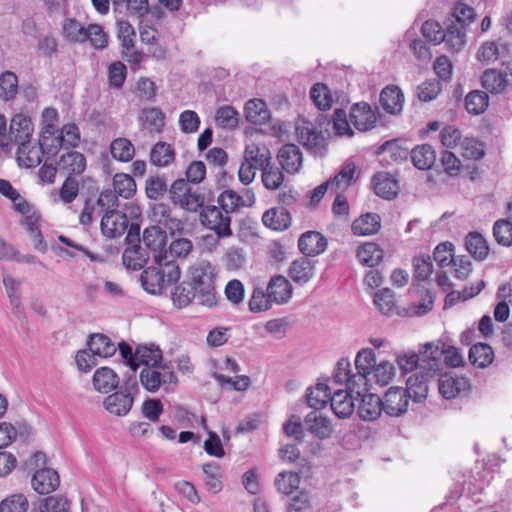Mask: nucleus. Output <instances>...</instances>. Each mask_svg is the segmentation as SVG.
Instances as JSON below:
<instances>
[{
    "instance_id": "4c0bfd02",
    "label": "nucleus",
    "mask_w": 512,
    "mask_h": 512,
    "mask_svg": "<svg viewBox=\"0 0 512 512\" xmlns=\"http://www.w3.org/2000/svg\"><path fill=\"white\" fill-rule=\"evenodd\" d=\"M135 358L137 360V369L144 365L145 367L158 366L162 362V352L155 345H142L135 351Z\"/></svg>"
},
{
    "instance_id": "a18cd8bd",
    "label": "nucleus",
    "mask_w": 512,
    "mask_h": 512,
    "mask_svg": "<svg viewBox=\"0 0 512 512\" xmlns=\"http://www.w3.org/2000/svg\"><path fill=\"white\" fill-rule=\"evenodd\" d=\"M327 183H329V187L335 195H345V192L352 185V165L345 164L334 177L327 180Z\"/></svg>"
},
{
    "instance_id": "09e8293b",
    "label": "nucleus",
    "mask_w": 512,
    "mask_h": 512,
    "mask_svg": "<svg viewBox=\"0 0 512 512\" xmlns=\"http://www.w3.org/2000/svg\"><path fill=\"white\" fill-rule=\"evenodd\" d=\"M494 353L492 348L483 343L473 345L469 351L470 362L479 368H484L492 363Z\"/></svg>"
},
{
    "instance_id": "49530a36",
    "label": "nucleus",
    "mask_w": 512,
    "mask_h": 512,
    "mask_svg": "<svg viewBox=\"0 0 512 512\" xmlns=\"http://www.w3.org/2000/svg\"><path fill=\"white\" fill-rule=\"evenodd\" d=\"M310 97L319 110L326 111L332 107L333 95L324 83H315L310 89Z\"/></svg>"
},
{
    "instance_id": "c756f323",
    "label": "nucleus",
    "mask_w": 512,
    "mask_h": 512,
    "mask_svg": "<svg viewBox=\"0 0 512 512\" xmlns=\"http://www.w3.org/2000/svg\"><path fill=\"white\" fill-rule=\"evenodd\" d=\"M330 405L338 418H349L352 415V391L350 387L335 391Z\"/></svg>"
},
{
    "instance_id": "423d86ee",
    "label": "nucleus",
    "mask_w": 512,
    "mask_h": 512,
    "mask_svg": "<svg viewBox=\"0 0 512 512\" xmlns=\"http://www.w3.org/2000/svg\"><path fill=\"white\" fill-rule=\"evenodd\" d=\"M171 201L189 212H197L204 206L203 194L193 190L183 179L176 180L169 190Z\"/></svg>"
},
{
    "instance_id": "052dcab7",
    "label": "nucleus",
    "mask_w": 512,
    "mask_h": 512,
    "mask_svg": "<svg viewBox=\"0 0 512 512\" xmlns=\"http://www.w3.org/2000/svg\"><path fill=\"white\" fill-rule=\"evenodd\" d=\"M39 145L44 152L56 154L63 144V138L59 130L49 131V133L40 132Z\"/></svg>"
},
{
    "instance_id": "3c124183",
    "label": "nucleus",
    "mask_w": 512,
    "mask_h": 512,
    "mask_svg": "<svg viewBox=\"0 0 512 512\" xmlns=\"http://www.w3.org/2000/svg\"><path fill=\"white\" fill-rule=\"evenodd\" d=\"M395 361L403 374L414 370L422 372L419 354L413 350H404L396 354Z\"/></svg>"
},
{
    "instance_id": "bf43d9fd",
    "label": "nucleus",
    "mask_w": 512,
    "mask_h": 512,
    "mask_svg": "<svg viewBox=\"0 0 512 512\" xmlns=\"http://www.w3.org/2000/svg\"><path fill=\"white\" fill-rule=\"evenodd\" d=\"M488 95L484 91L475 90L470 92L465 98V107L471 114H481L488 107Z\"/></svg>"
},
{
    "instance_id": "6e6d98bb",
    "label": "nucleus",
    "mask_w": 512,
    "mask_h": 512,
    "mask_svg": "<svg viewBox=\"0 0 512 512\" xmlns=\"http://www.w3.org/2000/svg\"><path fill=\"white\" fill-rule=\"evenodd\" d=\"M110 152L115 160L121 162L130 161L135 153L133 144L126 138H117L110 145Z\"/></svg>"
},
{
    "instance_id": "13d9d810",
    "label": "nucleus",
    "mask_w": 512,
    "mask_h": 512,
    "mask_svg": "<svg viewBox=\"0 0 512 512\" xmlns=\"http://www.w3.org/2000/svg\"><path fill=\"white\" fill-rule=\"evenodd\" d=\"M262 170L261 180L268 190H277L284 182L283 172L276 166L267 164L260 168Z\"/></svg>"
},
{
    "instance_id": "a878e982",
    "label": "nucleus",
    "mask_w": 512,
    "mask_h": 512,
    "mask_svg": "<svg viewBox=\"0 0 512 512\" xmlns=\"http://www.w3.org/2000/svg\"><path fill=\"white\" fill-rule=\"evenodd\" d=\"M327 246L325 237L315 231H307L298 240L300 251L307 256H316L324 252Z\"/></svg>"
},
{
    "instance_id": "412c9836",
    "label": "nucleus",
    "mask_w": 512,
    "mask_h": 512,
    "mask_svg": "<svg viewBox=\"0 0 512 512\" xmlns=\"http://www.w3.org/2000/svg\"><path fill=\"white\" fill-rule=\"evenodd\" d=\"M377 112L370 104L359 102L354 104V128L366 132L376 127Z\"/></svg>"
},
{
    "instance_id": "7ed1b4c3",
    "label": "nucleus",
    "mask_w": 512,
    "mask_h": 512,
    "mask_svg": "<svg viewBox=\"0 0 512 512\" xmlns=\"http://www.w3.org/2000/svg\"><path fill=\"white\" fill-rule=\"evenodd\" d=\"M159 267H149L141 274V282L144 289L151 294H160L172 283L180 278V270L177 264L166 260L158 264Z\"/></svg>"
},
{
    "instance_id": "79ce46f5",
    "label": "nucleus",
    "mask_w": 512,
    "mask_h": 512,
    "mask_svg": "<svg viewBox=\"0 0 512 512\" xmlns=\"http://www.w3.org/2000/svg\"><path fill=\"white\" fill-rule=\"evenodd\" d=\"M23 215L24 219L22 223L31 237L34 248L40 252H45L46 244L43 241L41 232L38 227V215L35 212H31V210L27 214Z\"/></svg>"
},
{
    "instance_id": "603ef678",
    "label": "nucleus",
    "mask_w": 512,
    "mask_h": 512,
    "mask_svg": "<svg viewBox=\"0 0 512 512\" xmlns=\"http://www.w3.org/2000/svg\"><path fill=\"white\" fill-rule=\"evenodd\" d=\"M202 470L207 489L213 494L219 493L223 488L221 467L218 464L208 463L203 465Z\"/></svg>"
},
{
    "instance_id": "774afa93",
    "label": "nucleus",
    "mask_w": 512,
    "mask_h": 512,
    "mask_svg": "<svg viewBox=\"0 0 512 512\" xmlns=\"http://www.w3.org/2000/svg\"><path fill=\"white\" fill-rule=\"evenodd\" d=\"M28 500L23 494H14L0 503V512H26Z\"/></svg>"
},
{
    "instance_id": "a19ab883",
    "label": "nucleus",
    "mask_w": 512,
    "mask_h": 512,
    "mask_svg": "<svg viewBox=\"0 0 512 512\" xmlns=\"http://www.w3.org/2000/svg\"><path fill=\"white\" fill-rule=\"evenodd\" d=\"M114 193L124 199L132 198L137 191V185L132 176L126 173H116L113 176Z\"/></svg>"
},
{
    "instance_id": "9d476101",
    "label": "nucleus",
    "mask_w": 512,
    "mask_h": 512,
    "mask_svg": "<svg viewBox=\"0 0 512 512\" xmlns=\"http://www.w3.org/2000/svg\"><path fill=\"white\" fill-rule=\"evenodd\" d=\"M142 242L151 250L157 264L169 260L166 232L159 225L146 228L143 232Z\"/></svg>"
},
{
    "instance_id": "bb28decb",
    "label": "nucleus",
    "mask_w": 512,
    "mask_h": 512,
    "mask_svg": "<svg viewBox=\"0 0 512 512\" xmlns=\"http://www.w3.org/2000/svg\"><path fill=\"white\" fill-rule=\"evenodd\" d=\"M93 387L100 393H108L119 385L118 374L110 367L98 368L92 378Z\"/></svg>"
},
{
    "instance_id": "f257e3e1",
    "label": "nucleus",
    "mask_w": 512,
    "mask_h": 512,
    "mask_svg": "<svg viewBox=\"0 0 512 512\" xmlns=\"http://www.w3.org/2000/svg\"><path fill=\"white\" fill-rule=\"evenodd\" d=\"M189 284L196 291L198 304L212 307L216 304L215 269L207 261H199L189 270Z\"/></svg>"
},
{
    "instance_id": "69168bd1",
    "label": "nucleus",
    "mask_w": 512,
    "mask_h": 512,
    "mask_svg": "<svg viewBox=\"0 0 512 512\" xmlns=\"http://www.w3.org/2000/svg\"><path fill=\"white\" fill-rule=\"evenodd\" d=\"M172 299L177 307H186L193 299L196 300V291L189 283H181L175 287Z\"/></svg>"
},
{
    "instance_id": "20e7f679",
    "label": "nucleus",
    "mask_w": 512,
    "mask_h": 512,
    "mask_svg": "<svg viewBox=\"0 0 512 512\" xmlns=\"http://www.w3.org/2000/svg\"><path fill=\"white\" fill-rule=\"evenodd\" d=\"M140 382L148 392L155 393L162 387L165 391L169 392L172 386L177 384L178 379L171 366L160 364L142 369L140 372Z\"/></svg>"
},
{
    "instance_id": "5701e85b",
    "label": "nucleus",
    "mask_w": 512,
    "mask_h": 512,
    "mask_svg": "<svg viewBox=\"0 0 512 512\" xmlns=\"http://www.w3.org/2000/svg\"><path fill=\"white\" fill-rule=\"evenodd\" d=\"M31 483L33 489L39 494H48L58 487L59 476L50 468H42L35 471Z\"/></svg>"
},
{
    "instance_id": "de8ad7c7",
    "label": "nucleus",
    "mask_w": 512,
    "mask_h": 512,
    "mask_svg": "<svg viewBox=\"0 0 512 512\" xmlns=\"http://www.w3.org/2000/svg\"><path fill=\"white\" fill-rule=\"evenodd\" d=\"M465 246L470 255L477 260H483L489 254L488 244L479 233H470L466 237Z\"/></svg>"
},
{
    "instance_id": "f8f14e48",
    "label": "nucleus",
    "mask_w": 512,
    "mask_h": 512,
    "mask_svg": "<svg viewBox=\"0 0 512 512\" xmlns=\"http://www.w3.org/2000/svg\"><path fill=\"white\" fill-rule=\"evenodd\" d=\"M260 133L255 130L249 132L245 147V161L251 162L260 168L269 164L271 154L267 146L259 140Z\"/></svg>"
},
{
    "instance_id": "aec40b11",
    "label": "nucleus",
    "mask_w": 512,
    "mask_h": 512,
    "mask_svg": "<svg viewBox=\"0 0 512 512\" xmlns=\"http://www.w3.org/2000/svg\"><path fill=\"white\" fill-rule=\"evenodd\" d=\"M278 160L281 167L289 174L298 173L302 167V153L295 144L284 145L279 153Z\"/></svg>"
},
{
    "instance_id": "6ab92c4d",
    "label": "nucleus",
    "mask_w": 512,
    "mask_h": 512,
    "mask_svg": "<svg viewBox=\"0 0 512 512\" xmlns=\"http://www.w3.org/2000/svg\"><path fill=\"white\" fill-rule=\"evenodd\" d=\"M469 388L470 383L463 376L445 374L439 379V392L445 399H453Z\"/></svg>"
},
{
    "instance_id": "8fccbe9b",
    "label": "nucleus",
    "mask_w": 512,
    "mask_h": 512,
    "mask_svg": "<svg viewBox=\"0 0 512 512\" xmlns=\"http://www.w3.org/2000/svg\"><path fill=\"white\" fill-rule=\"evenodd\" d=\"M214 121L222 129H234L239 123V113L230 105H224L217 109Z\"/></svg>"
},
{
    "instance_id": "c85d7f7f",
    "label": "nucleus",
    "mask_w": 512,
    "mask_h": 512,
    "mask_svg": "<svg viewBox=\"0 0 512 512\" xmlns=\"http://www.w3.org/2000/svg\"><path fill=\"white\" fill-rule=\"evenodd\" d=\"M44 153L40 145L32 144L31 141L18 144L17 161L20 166L31 168L41 163Z\"/></svg>"
},
{
    "instance_id": "4d7b16f0",
    "label": "nucleus",
    "mask_w": 512,
    "mask_h": 512,
    "mask_svg": "<svg viewBox=\"0 0 512 512\" xmlns=\"http://www.w3.org/2000/svg\"><path fill=\"white\" fill-rule=\"evenodd\" d=\"M299 484V474L291 471L280 472L275 478V486L278 492L284 495L292 494L299 487Z\"/></svg>"
},
{
    "instance_id": "b1692460",
    "label": "nucleus",
    "mask_w": 512,
    "mask_h": 512,
    "mask_svg": "<svg viewBox=\"0 0 512 512\" xmlns=\"http://www.w3.org/2000/svg\"><path fill=\"white\" fill-rule=\"evenodd\" d=\"M138 122L142 129L151 133H160L165 125V115L157 107H147L140 111Z\"/></svg>"
},
{
    "instance_id": "2eb2a0df",
    "label": "nucleus",
    "mask_w": 512,
    "mask_h": 512,
    "mask_svg": "<svg viewBox=\"0 0 512 512\" xmlns=\"http://www.w3.org/2000/svg\"><path fill=\"white\" fill-rule=\"evenodd\" d=\"M379 101L386 113L398 116L403 111L405 97L400 87L389 84L382 89Z\"/></svg>"
},
{
    "instance_id": "0e129e2a",
    "label": "nucleus",
    "mask_w": 512,
    "mask_h": 512,
    "mask_svg": "<svg viewBox=\"0 0 512 512\" xmlns=\"http://www.w3.org/2000/svg\"><path fill=\"white\" fill-rule=\"evenodd\" d=\"M123 264L132 270H139L146 262L142 254L141 247L137 245L127 247L122 255Z\"/></svg>"
},
{
    "instance_id": "473e14b6",
    "label": "nucleus",
    "mask_w": 512,
    "mask_h": 512,
    "mask_svg": "<svg viewBox=\"0 0 512 512\" xmlns=\"http://www.w3.org/2000/svg\"><path fill=\"white\" fill-rule=\"evenodd\" d=\"M427 376L423 372H416L407 380V389L405 390L407 396L415 402L423 401L428 394Z\"/></svg>"
},
{
    "instance_id": "f03ea898",
    "label": "nucleus",
    "mask_w": 512,
    "mask_h": 512,
    "mask_svg": "<svg viewBox=\"0 0 512 512\" xmlns=\"http://www.w3.org/2000/svg\"><path fill=\"white\" fill-rule=\"evenodd\" d=\"M62 36L65 41L72 44H80L89 41L96 49H103L108 42V36L103 28L97 24L85 27L74 18H67L62 23Z\"/></svg>"
},
{
    "instance_id": "ea45409f",
    "label": "nucleus",
    "mask_w": 512,
    "mask_h": 512,
    "mask_svg": "<svg viewBox=\"0 0 512 512\" xmlns=\"http://www.w3.org/2000/svg\"><path fill=\"white\" fill-rule=\"evenodd\" d=\"M89 350L98 357L107 358L115 354V344L104 334L97 333L90 336Z\"/></svg>"
},
{
    "instance_id": "f704fd0d",
    "label": "nucleus",
    "mask_w": 512,
    "mask_h": 512,
    "mask_svg": "<svg viewBox=\"0 0 512 512\" xmlns=\"http://www.w3.org/2000/svg\"><path fill=\"white\" fill-rule=\"evenodd\" d=\"M86 168V159L83 154L77 151H70L63 154L58 161L59 171L69 174H81Z\"/></svg>"
},
{
    "instance_id": "ddd939ff",
    "label": "nucleus",
    "mask_w": 512,
    "mask_h": 512,
    "mask_svg": "<svg viewBox=\"0 0 512 512\" xmlns=\"http://www.w3.org/2000/svg\"><path fill=\"white\" fill-rule=\"evenodd\" d=\"M306 431L319 440L329 439L333 434L331 420L318 411L309 412L303 421Z\"/></svg>"
},
{
    "instance_id": "2f4dec72",
    "label": "nucleus",
    "mask_w": 512,
    "mask_h": 512,
    "mask_svg": "<svg viewBox=\"0 0 512 512\" xmlns=\"http://www.w3.org/2000/svg\"><path fill=\"white\" fill-rule=\"evenodd\" d=\"M331 398L330 387L326 381L317 382L307 392V404L315 410L326 407Z\"/></svg>"
},
{
    "instance_id": "58836bf2",
    "label": "nucleus",
    "mask_w": 512,
    "mask_h": 512,
    "mask_svg": "<svg viewBox=\"0 0 512 512\" xmlns=\"http://www.w3.org/2000/svg\"><path fill=\"white\" fill-rule=\"evenodd\" d=\"M0 194L12 202L17 212L27 214L30 211L29 203L8 180L0 179Z\"/></svg>"
},
{
    "instance_id": "0eeeda50",
    "label": "nucleus",
    "mask_w": 512,
    "mask_h": 512,
    "mask_svg": "<svg viewBox=\"0 0 512 512\" xmlns=\"http://www.w3.org/2000/svg\"><path fill=\"white\" fill-rule=\"evenodd\" d=\"M200 222L207 229L214 231L218 238H226L232 235L231 217L214 205L202 209Z\"/></svg>"
},
{
    "instance_id": "72a5a7b5",
    "label": "nucleus",
    "mask_w": 512,
    "mask_h": 512,
    "mask_svg": "<svg viewBox=\"0 0 512 512\" xmlns=\"http://www.w3.org/2000/svg\"><path fill=\"white\" fill-rule=\"evenodd\" d=\"M373 185L375 193L385 199L394 198L399 190L397 180L386 172L375 175Z\"/></svg>"
},
{
    "instance_id": "e2e57ef3",
    "label": "nucleus",
    "mask_w": 512,
    "mask_h": 512,
    "mask_svg": "<svg viewBox=\"0 0 512 512\" xmlns=\"http://www.w3.org/2000/svg\"><path fill=\"white\" fill-rule=\"evenodd\" d=\"M388 154L389 158L396 163L407 159L409 151L402 147L397 140L386 141L378 148V154Z\"/></svg>"
},
{
    "instance_id": "a211bd4d",
    "label": "nucleus",
    "mask_w": 512,
    "mask_h": 512,
    "mask_svg": "<svg viewBox=\"0 0 512 512\" xmlns=\"http://www.w3.org/2000/svg\"><path fill=\"white\" fill-rule=\"evenodd\" d=\"M10 133L17 144L31 141L34 133L31 117L23 112L15 114L10 122Z\"/></svg>"
},
{
    "instance_id": "cd10ccee",
    "label": "nucleus",
    "mask_w": 512,
    "mask_h": 512,
    "mask_svg": "<svg viewBox=\"0 0 512 512\" xmlns=\"http://www.w3.org/2000/svg\"><path fill=\"white\" fill-rule=\"evenodd\" d=\"M244 113L246 120L255 125H264L271 120V114L266 103L258 98L246 102Z\"/></svg>"
},
{
    "instance_id": "4be33fe9",
    "label": "nucleus",
    "mask_w": 512,
    "mask_h": 512,
    "mask_svg": "<svg viewBox=\"0 0 512 512\" xmlns=\"http://www.w3.org/2000/svg\"><path fill=\"white\" fill-rule=\"evenodd\" d=\"M267 292L273 303L284 304L292 298V285L281 275L272 277L267 286Z\"/></svg>"
},
{
    "instance_id": "6e6552de",
    "label": "nucleus",
    "mask_w": 512,
    "mask_h": 512,
    "mask_svg": "<svg viewBox=\"0 0 512 512\" xmlns=\"http://www.w3.org/2000/svg\"><path fill=\"white\" fill-rule=\"evenodd\" d=\"M443 342L440 340L426 342L419 346L421 370L427 376H434L441 369Z\"/></svg>"
},
{
    "instance_id": "4468645a",
    "label": "nucleus",
    "mask_w": 512,
    "mask_h": 512,
    "mask_svg": "<svg viewBox=\"0 0 512 512\" xmlns=\"http://www.w3.org/2000/svg\"><path fill=\"white\" fill-rule=\"evenodd\" d=\"M408 398L404 389L391 387L381 400L382 411L389 416H400L407 411Z\"/></svg>"
},
{
    "instance_id": "5fc2aeb1",
    "label": "nucleus",
    "mask_w": 512,
    "mask_h": 512,
    "mask_svg": "<svg viewBox=\"0 0 512 512\" xmlns=\"http://www.w3.org/2000/svg\"><path fill=\"white\" fill-rule=\"evenodd\" d=\"M18 93V77L11 71L0 74V98L4 101L13 100Z\"/></svg>"
},
{
    "instance_id": "37998d69",
    "label": "nucleus",
    "mask_w": 512,
    "mask_h": 512,
    "mask_svg": "<svg viewBox=\"0 0 512 512\" xmlns=\"http://www.w3.org/2000/svg\"><path fill=\"white\" fill-rule=\"evenodd\" d=\"M380 228V217L375 213H366L354 220V234L357 235H372L377 233Z\"/></svg>"
},
{
    "instance_id": "e433bc0d",
    "label": "nucleus",
    "mask_w": 512,
    "mask_h": 512,
    "mask_svg": "<svg viewBox=\"0 0 512 512\" xmlns=\"http://www.w3.org/2000/svg\"><path fill=\"white\" fill-rule=\"evenodd\" d=\"M354 363L358 370L357 379L354 375V384H365L366 375L370 374L371 370L375 366V356L373 351L371 349H362L357 353Z\"/></svg>"
},
{
    "instance_id": "864d4df0",
    "label": "nucleus",
    "mask_w": 512,
    "mask_h": 512,
    "mask_svg": "<svg viewBox=\"0 0 512 512\" xmlns=\"http://www.w3.org/2000/svg\"><path fill=\"white\" fill-rule=\"evenodd\" d=\"M359 261L367 266H376L383 258V250L375 243H365L357 251Z\"/></svg>"
},
{
    "instance_id": "338daca9",
    "label": "nucleus",
    "mask_w": 512,
    "mask_h": 512,
    "mask_svg": "<svg viewBox=\"0 0 512 512\" xmlns=\"http://www.w3.org/2000/svg\"><path fill=\"white\" fill-rule=\"evenodd\" d=\"M460 153L466 159L478 160L484 156L483 144L474 138H465L460 142Z\"/></svg>"
},
{
    "instance_id": "680f3d73",
    "label": "nucleus",
    "mask_w": 512,
    "mask_h": 512,
    "mask_svg": "<svg viewBox=\"0 0 512 512\" xmlns=\"http://www.w3.org/2000/svg\"><path fill=\"white\" fill-rule=\"evenodd\" d=\"M133 93L140 100L151 101L156 97L157 87L148 77H140L134 86Z\"/></svg>"
},
{
    "instance_id": "dca6fc26",
    "label": "nucleus",
    "mask_w": 512,
    "mask_h": 512,
    "mask_svg": "<svg viewBox=\"0 0 512 512\" xmlns=\"http://www.w3.org/2000/svg\"><path fill=\"white\" fill-rule=\"evenodd\" d=\"M127 228V216L120 211H107L101 219V231L108 238H117L122 236Z\"/></svg>"
},
{
    "instance_id": "1a4fd4ad",
    "label": "nucleus",
    "mask_w": 512,
    "mask_h": 512,
    "mask_svg": "<svg viewBox=\"0 0 512 512\" xmlns=\"http://www.w3.org/2000/svg\"><path fill=\"white\" fill-rule=\"evenodd\" d=\"M296 131L297 138L302 145L314 154H323L327 146V139L321 131L314 128L310 121L299 119L296 124Z\"/></svg>"
},
{
    "instance_id": "393cba45",
    "label": "nucleus",
    "mask_w": 512,
    "mask_h": 512,
    "mask_svg": "<svg viewBox=\"0 0 512 512\" xmlns=\"http://www.w3.org/2000/svg\"><path fill=\"white\" fill-rule=\"evenodd\" d=\"M292 217L283 207H273L262 215L263 224L274 231H284L291 225Z\"/></svg>"
},
{
    "instance_id": "c9c22d12",
    "label": "nucleus",
    "mask_w": 512,
    "mask_h": 512,
    "mask_svg": "<svg viewBox=\"0 0 512 512\" xmlns=\"http://www.w3.org/2000/svg\"><path fill=\"white\" fill-rule=\"evenodd\" d=\"M411 159L415 167L427 170L435 164L436 152L429 144L418 145L411 151Z\"/></svg>"
},
{
    "instance_id": "f3484780",
    "label": "nucleus",
    "mask_w": 512,
    "mask_h": 512,
    "mask_svg": "<svg viewBox=\"0 0 512 512\" xmlns=\"http://www.w3.org/2000/svg\"><path fill=\"white\" fill-rule=\"evenodd\" d=\"M360 398L357 412L359 417L364 421L376 420L382 412L381 399L374 393H366L357 391Z\"/></svg>"
},
{
    "instance_id": "7c9ffc66",
    "label": "nucleus",
    "mask_w": 512,
    "mask_h": 512,
    "mask_svg": "<svg viewBox=\"0 0 512 512\" xmlns=\"http://www.w3.org/2000/svg\"><path fill=\"white\" fill-rule=\"evenodd\" d=\"M289 275L295 283L306 284L315 275V267L313 261L302 257L293 261L289 268Z\"/></svg>"
},
{
    "instance_id": "9b49d317",
    "label": "nucleus",
    "mask_w": 512,
    "mask_h": 512,
    "mask_svg": "<svg viewBox=\"0 0 512 512\" xmlns=\"http://www.w3.org/2000/svg\"><path fill=\"white\" fill-rule=\"evenodd\" d=\"M482 85L490 93L500 94L512 85V63H503L500 70L488 69L483 73Z\"/></svg>"
},
{
    "instance_id": "39448f33",
    "label": "nucleus",
    "mask_w": 512,
    "mask_h": 512,
    "mask_svg": "<svg viewBox=\"0 0 512 512\" xmlns=\"http://www.w3.org/2000/svg\"><path fill=\"white\" fill-rule=\"evenodd\" d=\"M138 392L137 382L128 380L120 390L105 397L103 407L111 415L124 417L132 409Z\"/></svg>"
},
{
    "instance_id": "c03bdc74",
    "label": "nucleus",
    "mask_w": 512,
    "mask_h": 512,
    "mask_svg": "<svg viewBox=\"0 0 512 512\" xmlns=\"http://www.w3.org/2000/svg\"><path fill=\"white\" fill-rule=\"evenodd\" d=\"M175 159L174 148L166 142H158L154 145L150 153V161L158 167H165L171 164Z\"/></svg>"
}]
</instances>
